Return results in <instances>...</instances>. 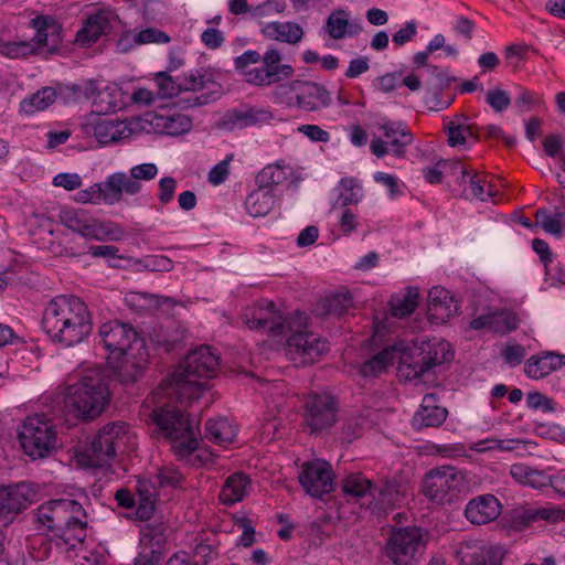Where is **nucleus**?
<instances>
[{
	"mask_svg": "<svg viewBox=\"0 0 565 565\" xmlns=\"http://www.w3.org/2000/svg\"><path fill=\"white\" fill-rule=\"evenodd\" d=\"M42 330L54 344L75 347L88 339L93 331L87 305L73 295H58L44 307Z\"/></svg>",
	"mask_w": 565,
	"mask_h": 565,
	"instance_id": "f257e3e1",
	"label": "nucleus"
},
{
	"mask_svg": "<svg viewBox=\"0 0 565 565\" xmlns=\"http://www.w3.org/2000/svg\"><path fill=\"white\" fill-rule=\"evenodd\" d=\"M36 521L53 533L57 547L66 551L82 546L87 536V513L82 504L72 499H55L41 504Z\"/></svg>",
	"mask_w": 565,
	"mask_h": 565,
	"instance_id": "f03ea898",
	"label": "nucleus"
},
{
	"mask_svg": "<svg viewBox=\"0 0 565 565\" xmlns=\"http://www.w3.org/2000/svg\"><path fill=\"white\" fill-rule=\"evenodd\" d=\"M220 355L210 345H201L192 350L171 374L173 392L183 404L201 397L204 384L201 379H211L216 374Z\"/></svg>",
	"mask_w": 565,
	"mask_h": 565,
	"instance_id": "7ed1b4c3",
	"label": "nucleus"
},
{
	"mask_svg": "<svg viewBox=\"0 0 565 565\" xmlns=\"http://www.w3.org/2000/svg\"><path fill=\"white\" fill-rule=\"evenodd\" d=\"M109 401L107 376L97 369L86 371L76 383L68 385L64 398L68 412L83 420L99 416Z\"/></svg>",
	"mask_w": 565,
	"mask_h": 565,
	"instance_id": "20e7f679",
	"label": "nucleus"
},
{
	"mask_svg": "<svg viewBox=\"0 0 565 565\" xmlns=\"http://www.w3.org/2000/svg\"><path fill=\"white\" fill-rule=\"evenodd\" d=\"M151 418L159 434L171 445L178 459H188L199 448V424L194 425L190 415L179 407H157L152 411Z\"/></svg>",
	"mask_w": 565,
	"mask_h": 565,
	"instance_id": "39448f33",
	"label": "nucleus"
},
{
	"mask_svg": "<svg viewBox=\"0 0 565 565\" xmlns=\"http://www.w3.org/2000/svg\"><path fill=\"white\" fill-rule=\"evenodd\" d=\"M218 77L220 73L213 68H196L184 75L183 84L177 83L166 72L158 73L157 83L164 97L178 96L181 90H206L185 100L189 107H195L214 103L223 96L224 89L218 82Z\"/></svg>",
	"mask_w": 565,
	"mask_h": 565,
	"instance_id": "423d86ee",
	"label": "nucleus"
},
{
	"mask_svg": "<svg viewBox=\"0 0 565 565\" xmlns=\"http://www.w3.org/2000/svg\"><path fill=\"white\" fill-rule=\"evenodd\" d=\"M129 426L124 422L104 425L81 454L82 463L92 468L109 465L117 451L124 450L128 440Z\"/></svg>",
	"mask_w": 565,
	"mask_h": 565,
	"instance_id": "0eeeda50",
	"label": "nucleus"
},
{
	"mask_svg": "<svg viewBox=\"0 0 565 565\" xmlns=\"http://www.w3.org/2000/svg\"><path fill=\"white\" fill-rule=\"evenodd\" d=\"M23 452L34 459L49 457L57 447L56 426L44 414L28 416L18 429Z\"/></svg>",
	"mask_w": 565,
	"mask_h": 565,
	"instance_id": "6e6552de",
	"label": "nucleus"
},
{
	"mask_svg": "<svg viewBox=\"0 0 565 565\" xmlns=\"http://www.w3.org/2000/svg\"><path fill=\"white\" fill-rule=\"evenodd\" d=\"M31 25L35 30L34 43L13 42L6 47L7 55L17 58L36 54L44 47L47 53L58 51L62 36V26L50 15H36L31 20Z\"/></svg>",
	"mask_w": 565,
	"mask_h": 565,
	"instance_id": "1a4fd4ad",
	"label": "nucleus"
},
{
	"mask_svg": "<svg viewBox=\"0 0 565 565\" xmlns=\"http://www.w3.org/2000/svg\"><path fill=\"white\" fill-rule=\"evenodd\" d=\"M184 480L183 475L175 468L162 467L159 469L156 479L138 477L136 493L139 497V504L135 510L136 520L148 521L156 511L158 488H180Z\"/></svg>",
	"mask_w": 565,
	"mask_h": 565,
	"instance_id": "9d476101",
	"label": "nucleus"
},
{
	"mask_svg": "<svg viewBox=\"0 0 565 565\" xmlns=\"http://www.w3.org/2000/svg\"><path fill=\"white\" fill-rule=\"evenodd\" d=\"M465 487L461 471L452 466L430 469L422 481V493L431 502L446 504L456 501Z\"/></svg>",
	"mask_w": 565,
	"mask_h": 565,
	"instance_id": "9b49d317",
	"label": "nucleus"
},
{
	"mask_svg": "<svg viewBox=\"0 0 565 565\" xmlns=\"http://www.w3.org/2000/svg\"><path fill=\"white\" fill-rule=\"evenodd\" d=\"M58 217L61 224L86 238L119 239L122 234V230L115 223L95 220L82 209H61Z\"/></svg>",
	"mask_w": 565,
	"mask_h": 565,
	"instance_id": "f8f14e48",
	"label": "nucleus"
},
{
	"mask_svg": "<svg viewBox=\"0 0 565 565\" xmlns=\"http://www.w3.org/2000/svg\"><path fill=\"white\" fill-rule=\"evenodd\" d=\"M419 527H401L393 532L386 544V556L395 565H413L425 553L426 541Z\"/></svg>",
	"mask_w": 565,
	"mask_h": 565,
	"instance_id": "ddd939ff",
	"label": "nucleus"
},
{
	"mask_svg": "<svg viewBox=\"0 0 565 565\" xmlns=\"http://www.w3.org/2000/svg\"><path fill=\"white\" fill-rule=\"evenodd\" d=\"M417 350L419 352L416 360L408 362L405 354L402 356L401 371L405 372L407 379H418L431 367L454 359L450 344L445 340L422 342Z\"/></svg>",
	"mask_w": 565,
	"mask_h": 565,
	"instance_id": "4468645a",
	"label": "nucleus"
},
{
	"mask_svg": "<svg viewBox=\"0 0 565 565\" xmlns=\"http://www.w3.org/2000/svg\"><path fill=\"white\" fill-rule=\"evenodd\" d=\"M303 425L310 434H319L331 428L338 419V403L334 396L311 393L303 403Z\"/></svg>",
	"mask_w": 565,
	"mask_h": 565,
	"instance_id": "2eb2a0df",
	"label": "nucleus"
},
{
	"mask_svg": "<svg viewBox=\"0 0 565 565\" xmlns=\"http://www.w3.org/2000/svg\"><path fill=\"white\" fill-rule=\"evenodd\" d=\"M242 319L248 329L259 330L271 337L284 335L289 328L282 312L276 310L273 301L267 300L257 307L246 308Z\"/></svg>",
	"mask_w": 565,
	"mask_h": 565,
	"instance_id": "dca6fc26",
	"label": "nucleus"
},
{
	"mask_svg": "<svg viewBox=\"0 0 565 565\" xmlns=\"http://www.w3.org/2000/svg\"><path fill=\"white\" fill-rule=\"evenodd\" d=\"M298 479L306 493L313 498L321 499L334 490V473L326 460L305 462Z\"/></svg>",
	"mask_w": 565,
	"mask_h": 565,
	"instance_id": "f3484780",
	"label": "nucleus"
},
{
	"mask_svg": "<svg viewBox=\"0 0 565 565\" xmlns=\"http://www.w3.org/2000/svg\"><path fill=\"white\" fill-rule=\"evenodd\" d=\"M98 334L105 348L110 353H117L118 355H128L132 347L139 343L142 347V340L139 339L136 330L130 324L119 320L103 323L99 327Z\"/></svg>",
	"mask_w": 565,
	"mask_h": 565,
	"instance_id": "a211bd4d",
	"label": "nucleus"
},
{
	"mask_svg": "<svg viewBox=\"0 0 565 565\" xmlns=\"http://www.w3.org/2000/svg\"><path fill=\"white\" fill-rule=\"evenodd\" d=\"M35 492L30 484L21 482L0 488V522L7 526L14 516L26 509L33 501Z\"/></svg>",
	"mask_w": 565,
	"mask_h": 565,
	"instance_id": "6ab92c4d",
	"label": "nucleus"
},
{
	"mask_svg": "<svg viewBox=\"0 0 565 565\" xmlns=\"http://www.w3.org/2000/svg\"><path fill=\"white\" fill-rule=\"evenodd\" d=\"M290 89L295 93L296 105L305 111H318L331 105V93L319 83L296 79Z\"/></svg>",
	"mask_w": 565,
	"mask_h": 565,
	"instance_id": "aec40b11",
	"label": "nucleus"
},
{
	"mask_svg": "<svg viewBox=\"0 0 565 565\" xmlns=\"http://www.w3.org/2000/svg\"><path fill=\"white\" fill-rule=\"evenodd\" d=\"M79 96L81 87L75 84L71 86H60L58 88L45 86L31 96L24 98L20 106L24 114L32 115L36 111L46 109L56 100L57 97H62L65 102H67L70 99L76 100L79 98Z\"/></svg>",
	"mask_w": 565,
	"mask_h": 565,
	"instance_id": "412c9836",
	"label": "nucleus"
},
{
	"mask_svg": "<svg viewBox=\"0 0 565 565\" xmlns=\"http://www.w3.org/2000/svg\"><path fill=\"white\" fill-rule=\"evenodd\" d=\"M505 551L501 545L462 542L456 555L462 565H501Z\"/></svg>",
	"mask_w": 565,
	"mask_h": 565,
	"instance_id": "4be33fe9",
	"label": "nucleus"
},
{
	"mask_svg": "<svg viewBox=\"0 0 565 565\" xmlns=\"http://www.w3.org/2000/svg\"><path fill=\"white\" fill-rule=\"evenodd\" d=\"M287 345L289 353L298 355L302 364L313 363L317 358L329 350L326 340L309 331L292 333L287 340Z\"/></svg>",
	"mask_w": 565,
	"mask_h": 565,
	"instance_id": "5701e85b",
	"label": "nucleus"
},
{
	"mask_svg": "<svg viewBox=\"0 0 565 565\" xmlns=\"http://www.w3.org/2000/svg\"><path fill=\"white\" fill-rule=\"evenodd\" d=\"M429 72L430 76L426 79V102L433 104L437 110L446 109L451 105L455 97L443 98V92L457 78L436 65H430Z\"/></svg>",
	"mask_w": 565,
	"mask_h": 565,
	"instance_id": "b1692460",
	"label": "nucleus"
},
{
	"mask_svg": "<svg viewBox=\"0 0 565 565\" xmlns=\"http://www.w3.org/2000/svg\"><path fill=\"white\" fill-rule=\"evenodd\" d=\"M458 302L444 287L435 286L428 294V317L434 323H444L458 311Z\"/></svg>",
	"mask_w": 565,
	"mask_h": 565,
	"instance_id": "393cba45",
	"label": "nucleus"
},
{
	"mask_svg": "<svg viewBox=\"0 0 565 565\" xmlns=\"http://www.w3.org/2000/svg\"><path fill=\"white\" fill-rule=\"evenodd\" d=\"M372 501L370 507L373 511L386 512L392 510L404 499L402 483L396 479H384L380 483L373 484Z\"/></svg>",
	"mask_w": 565,
	"mask_h": 565,
	"instance_id": "a878e982",
	"label": "nucleus"
},
{
	"mask_svg": "<svg viewBox=\"0 0 565 565\" xmlns=\"http://www.w3.org/2000/svg\"><path fill=\"white\" fill-rule=\"evenodd\" d=\"M520 326V319L513 311L499 310L478 316L470 321V329H488L494 333L507 334L516 330Z\"/></svg>",
	"mask_w": 565,
	"mask_h": 565,
	"instance_id": "bb28decb",
	"label": "nucleus"
},
{
	"mask_svg": "<svg viewBox=\"0 0 565 565\" xmlns=\"http://www.w3.org/2000/svg\"><path fill=\"white\" fill-rule=\"evenodd\" d=\"M128 181L127 173L125 172H116L108 175L104 182L92 185V189H95V193H97L95 200L99 199V202H105L109 205L120 202L124 194L131 195L134 190L132 182Z\"/></svg>",
	"mask_w": 565,
	"mask_h": 565,
	"instance_id": "cd10ccee",
	"label": "nucleus"
},
{
	"mask_svg": "<svg viewBox=\"0 0 565 565\" xmlns=\"http://www.w3.org/2000/svg\"><path fill=\"white\" fill-rule=\"evenodd\" d=\"M501 513V504L493 494H481L471 499L465 509L466 519L477 525L495 520Z\"/></svg>",
	"mask_w": 565,
	"mask_h": 565,
	"instance_id": "c85d7f7f",
	"label": "nucleus"
},
{
	"mask_svg": "<svg viewBox=\"0 0 565 565\" xmlns=\"http://www.w3.org/2000/svg\"><path fill=\"white\" fill-rule=\"evenodd\" d=\"M565 365V354L544 351L541 354L532 355L524 365L525 374L531 379H543L550 373L562 369Z\"/></svg>",
	"mask_w": 565,
	"mask_h": 565,
	"instance_id": "c756f323",
	"label": "nucleus"
},
{
	"mask_svg": "<svg viewBox=\"0 0 565 565\" xmlns=\"http://www.w3.org/2000/svg\"><path fill=\"white\" fill-rule=\"evenodd\" d=\"M436 394L429 393L423 397L419 409L413 417V426L423 427H439L447 418L448 411L445 407L437 405Z\"/></svg>",
	"mask_w": 565,
	"mask_h": 565,
	"instance_id": "7c9ffc66",
	"label": "nucleus"
},
{
	"mask_svg": "<svg viewBox=\"0 0 565 565\" xmlns=\"http://www.w3.org/2000/svg\"><path fill=\"white\" fill-rule=\"evenodd\" d=\"M109 15V12L103 10L89 15L83 28L76 33V43L88 46L95 43L102 35L108 34L111 30Z\"/></svg>",
	"mask_w": 565,
	"mask_h": 565,
	"instance_id": "2f4dec72",
	"label": "nucleus"
},
{
	"mask_svg": "<svg viewBox=\"0 0 565 565\" xmlns=\"http://www.w3.org/2000/svg\"><path fill=\"white\" fill-rule=\"evenodd\" d=\"M454 174H458L457 182L465 185L462 190L465 199L487 201L488 196H492L490 190L488 192L484 190L483 178L477 172L469 171L459 160L454 163Z\"/></svg>",
	"mask_w": 565,
	"mask_h": 565,
	"instance_id": "473e14b6",
	"label": "nucleus"
},
{
	"mask_svg": "<svg viewBox=\"0 0 565 565\" xmlns=\"http://www.w3.org/2000/svg\"><path fill=\"white\" fill-rule=\"evenodd\" d=\"M387 143L392 147V152L396 158H402L406 153V147L409 146L414 138L413 134L402 121L384 120L380 125Z\"/></svg>",
	"mask_w": 565,
	"mask_h": 565,
	"instance_id": "72a5a7b5",
	"label": "nucleus"
},
{
	"mask_svg": "<svg viewBox=\"0 0 565 565\" xmlns=\"http://www.w3.org/2000/svg\"><path fill=\"white\" fill-rule=\"evenodd\" d=\"M353 309L352 295L348 290H343L321 298L315 310L320 317L342 318Z\"/></svg>",
	"mask_w": 565,
	"mask_h": 565,
	"instance_id": "f704fd0d",
	"label": "nucleus"
},
{
	"mask_svg": "<svg viewBox=\"0 0 565 565\" xmlns=\"http://www.w3.org/2000/svg\"><path fill=\"white\" fill-rule=\"evenodd\" d=\"M250 490V480L244 472H235L226 480L220 492V500L225 505L242 501Z\"/></svg>",
	"mask_w": 565,
	"mask_h": 565,
	"instance_id": "c9c22d12",
	"label": "nucleus"
},
{
	"mask_svg": "<svg viewBox=\"0 0 565 565\" xmlns=\"http://www.w3.org/2000/svg\"><path fill=\"white\" fill-rule=\"evenodd\" d=\"M271 113L267 108L256 106H244L233 109L226 115V122L234 127L245 128L271 119Z\"/></svg>",
	"mask_w": 565,
	"mask_h": 565,
	"instance_id": "e433bc0d",
	"label": "nucleus"
},
{
	"mask_svg": "<svg viewBox=\"0 0 565 565\" xmlns=\"http://www.w3.org/2000/svg\"><path fill=\"white\" fill-rule=\"evenodd\" d=\"M263 34L278 42L297 44L303 38V29L296 22H269L262 29Z\"/></svg>",
	"mask_w": 565,
	"mask_h": 565,
	"instance_id": "4c0bfd02",
	"label": "nucleus"
},
{
	"mask_svg": "<svg viewBox=\"0 0 565 565\" xmlns=\"http://www.w3.org/2000/svg\"><path fill=\"white\" fill-rule=\"evenodd\" d=\"M170 298L160 297L154 294L129 291L125 295V305L138 315H148L158 310L163 302H168Z\"/></svg>",
	"mask_w": 565,
	"mask_h": 565,
	"instance_id": "58836bf2",
	"label": "nucleus"
},
{
	"mask_svg": "<svg viewBox=\"0 0 565 565\" xmlns=\"http://www.w3.org/2000/svg\"><path fill=\"white\" fill-rule=\"evenodd\" d=\"M511 477L520 484L529 486L534 489L548 487L551 476L544 470H539L525 463H514L510 469Z\"/></svg>",
	"mask_w": 565,
	"mask_h": 565,
	"instance_id": "ea45409f",
	"label": "nucleus"
},
{
	"mask_svg": "<svg viewBox=\"0 0 565 565\" xmlns=\"http://www.w3.org/2000/svg\"><path fill=\"white\" fill-rule=\"evenodd\" d=\"M275 195L270 190H264L257 186L245 200V209L253 217L267 215L274 207Z\"/></svg>",
	"mask_w": 565,
	"mask_h": 565,
	"instance_id": "a19ab883",
	"label": "nucleus"
},
{
	"mask_svg": "<svg viewBox=\"0 0 565 565\" xmlns=\"http://www.w3.org/2000/svg\"><path fill=\"white\" fill-rule=\"evenodd\" d=\"M236 437L235 427L225 417L205 423V438L220 446L231 444Z\"/></svg>",
	"mask_w": 565,
	"mask_h": 565,
	"instance_id": "79ce46f5",
	"label": "nucleus"
},
{
	"mask_svg": "<svg viewBox=\"0 0 565 565\" xmlns=\"http://www.w3.org/2000/svg\"><path fill=\"white\" fill-rule=\"evenodd\" d=\"M395 356V348L387 347L371 359L364 361L360 366V374L363 377L377 376L393 364Z\"/></svg>",
	"mask_w": 565,
	"mask_h": 565,
	"instance_id": "37998d69",
	"label": "nucleus"
},
{
	"mask_svg": "<svg viewBox=\"0 0 565 565\" xmlns=\"http://www.w3.org/2000/svg\"><path fill=\"white\" fill-rule=\"evenodd\" d=\"M419 292L415 287H408L405 295L392 296L390 307L392 316L396 318H406L411 316L418 306Z\"/></svg>",
	"mask_w": 565,
	"mask_h": 565,
	"instance_id": "c03bdc74",
	"label": "nucleus"
},
{
	"mask_svg": "<svg viewBox=\"0 0 565 565\" xmlns=\"http://www.w3.org/2000/svg\"><path fill=\"white\" fill-rule=\"evenodd\" d=\"M373 484L362 472H353L342 480V491L347 497L360 499L372 497Z\"/></svg>",
	"mask_w": 565,
	"mask_h": 565,
	"instance_id": "a18cd8bd",
	"label": "nucleus"
},
{
	"mask_svg": "<svg viewBox=\"0 0 565 565\" xmlns=\"http://www.w3.org/2000/svg\"><path fill=\"white\" fill-rule=\"evenodd\" d=\"M467 120L468 118L466 116L460 115L446 124L445 129L449 146H462L466 143L469 136L473 135L475 125L468 124Z\"/></svg>",
	"mask_w": 565,
	"mask_h": 565,
	"instance_id": "49530a36",
	"label": "nucleus"
},
{
	"mask_svg": "<svg viewBox=\"0 0 565 565\" xmlns=\"http://www.w3.org/2000/svg\"><path fill=\"white\" fill-rule=\"evenodd\" d=\"M126 128L120 121L99 118L94 125V136L100 145H109L121 139Z\"/></svg>",
	"mask_w": 565,
	"mask_h": 565,
	"instance_id": "de8ad7c7",
	"label": "nucleus"
},
{
	"mask_svg": "<svg viewBox=\"0 0 565 565\" xmlns=\"http://www.w3.org/2000/svg\"><path fill=\"white\" fill-rule=\"evenodd\" d=\"M145 370V361L136 362L135 360L126 359L114 371V376L124 387H130L143 375Z\"/></svg>",
	"mask_w": 565,
	"mask_h": 565,
	"instance_id": "09e8293b",
	"label": "nucleus"
},
{
	"mask_svg": "<svg viewBox=\"0 0 565 565\" xmlns=\"http://www.w3.org/2000/svg\"><path fill=\"white\" fill-rule=\"evenodd\" d=\"M339 185L342 188V191L339 193L337 204L341 207L358 204L362 200V186L355 178H342Z\"/></svg>",
	"mask_w": 565,
	"mask_h": 565,
	"instance_id": "8fccbe9b",
	"label": "nucleus"
},
{
	"mask_svg": "<svg viewBox=\"0 0 565 565\" xmlns=\"http://www.w3.org/2000/svg\"><path fill=\"white\" fill-rule=\"evenodd\" d=\"M286 180V173L284 171V167L279 163L277 164H268L264 169H262L255 179V182L258 188L264 190H270L273 192V188L275 185L281 184Z\"/></svg>",
	"mask_w": 565,
	"mask_h": 565,
	"instance_id": "3c124183",
	"label": "nucleus"
},
{
	"mask_svg": "<svg viewBox=\"0 0 565 565\" xmlns=\"http://www.w3.org/2000/svg\"><path fill=\"white\" fill-rule=\"evenodd\" d=\"M158 167L154 163H141L134 166L129 174H127L128 182H132L134 190L131 195H136L142 190L141 181L153 180L158 174Z\"/></svg>",
	"mask_w": 565,
	"mask_h": 565,
	"instance_id": "603ef678",
	"label": "nucleus"
},
{
	"mask_svg": "<svg viewBox=\"0 0 565 565\" xmlns=\"http://www.w3.org/2000/svg\"><path fill=\"white\" fill-rule=\"evenodd\" d=\"M349 26L348 13L345 10L338 9L327 19L326 31L333 40H341L347 35Z\"/></svg>",
	"mask_w": 565,
	"mask_h": 565,
	"instance_id": "864d4df0",
	"label": "nucleus"
},
{
	"mask_svg": "<svg viewBox=\"0 0 565 565\" xmlns=\"http://www.w3.org/2000/svg\"><path fill=\"white\" fill-rule=\"evenodd\" d=\"M264 66L270 72L276 73V78L286 79L294 74V68L289 64H280L281 54L276 49L268 50L263 56Z\"/></svg>",
	"mask_w": 565,
	"mask_h": 565,
	"instance_id": "5fc2aeb1",
	"label": "nucleus"
},
{
	"mask_svg": "<svg viewBox=\"0 0 565 565\" xmlns=\"http://www.w3.org/2000/svg\"><path fill=\"white\" fill-rule=\"evenodd\" d=\"M149 340L152 344L163 349L164 352L173 351L181 342L177 334H172L169 329L162 326H156L149 332Z\"/></svg>",
	"mask_w": 565,
	"mask_h": 565,
	"instance_id": "6e6d98bb",
	"label": "nucleus"
},
{
	"mask_svg": "<svg viewBox=\"0 0 565 565\" xmlns=\"http://www.w3.org/2000/svg\"><path fill=\"white\" fill-rule=\"evenodd\" d=\"M523 518L526 524H530L531 522L537 520H544L555 523L559 521H565V510L559 508H540L536 510L525 512Z\"/></svg>",
	"mask_w": 565,
	"mask_h": 565,
	"instance_id": "4d7b16f0",
	"label": "nucleus"
},
{
	"mask_svg": "<svg viewBox=\"0 0 565 565\" xmlns=\"http://www.w3.org/2000/svg\"><path fill=\"white\" fill-rule=\"evenodd\" d=\"M218 556V550L215 543H199L193 550L191 557V565H209Z\"/></svg>",
	"mask_w": 565,
	"mask_h": 565,
	"instance_id": "13d9d810",
	"label": "nucleus"
},
{
	"mask_svg": "<svg viewBox=\"0 0 565 565\" xmlns=\"http://www.w3.org/2000/svg\"><path fill=\"white\" fill-rule=\"evenodd\" d=\"M244 75L248 84L256 86H270L271 84L282 81L281 78H276V73L270 72L264 65L246 71Z\"/></svg>",
	"mask_w": 565,
	"mask_h": 565,
	"instance_id": "bf43d9fd",
	"label": "nucleus"
},
{
	"mask_svg": "<svg viewBox=\"0 0 565 565\" xmlns=\"http://www.w3.org/2000/svg\"><path fill=\"white\" fill-rule=\"evenodd\" d=\"M162 127L168 135L179 136L191 129L192 120L186 115L178 114L164 118Z\"/></svg>",
	"mask_w": 565,
	"mask_h": 565,
	"instance_id": "052dcab7",
	"label": "nucleus"
},
{
	"mask_svg": "<svg viewBox=\"0 0 565 565\" xmlns=\"http://www.w3.org/2000/svg\"><path fill=\"white\" fill-rule=\"evenodd\" d=\"M167 525L164 523L148 524L143 532V539L148 540L149 547L162 551L167 542Z\"/></svg>",
	"mask_w": 565,
	"mask_h": 565,
	"instance_id": "680f3d73",
	"label": "nucleus"
},
{
	"mask_svg": "<svg viewBox=\"0 0 565 565\" xmlns=\"http://www.w3.org/2000/svg\"><path fill=\"white\" fill-rule=\"evenodd\" d=\"M455 161L440 160L434 167H427L423 170L425 180L430 184H439L443 180V174H454Z\"/></svg>",
	"mask_w": 565,
	"mask_h": 565,
	"instance_id": "e2e57ef3",
	"label": "nucleus"
},
{
	"mask_svg": "<svg viewBox=\"0 0 565 565\" xmlns=\"http://www.w3.org/2000/svg\"><path fill=\"white\" fill-rule=\"evenodd\" d=\"M536 224L546 233L559 237L562 235V226L544 207L539 209L535 213Z\"/></svg>",
	"mask_w": 565,
	"mask_h": 565,
	"instance_id": "0e129e2a",
	"label": "nucleus"
},
{
	"mask_svg": "<svg viewBox=\"0 0 565 565\" xmlns=\"http://www.w3.org/2000/svg\"><path fill=\"white\" fill-rule=\"evenodd\" d=\"M486 102L494 111L501 113L510 106L511 98L508 92L494 88L488 90Z\"/></svg>",
	"mask_w": 565,
	"mask_h": 565,
	"instance_id": "69168bd1",
	"label": "nucleus"
},
{
	"mask_svg": "<svg viewBox=\"0 0 565 565\" xmlns=\"http://www.w3.org/2000/svg\"><path fill=\"white\" fill-rule=\"evenodd\" d=\"M526 405L531 409H541L544 413L555 411V402L540 392H531L526 395Z\"/></svg>",
	"mask_w": 565,
	"mask_h": 565,
	"instance_id": "338daca9",
	"label": "nucleus"
},
{
	"mask_svg": "<svg viewBox=\"0 0 565 565\" xmlns=\"http://www.w3.org/2000/svg\"><path fill=\"white\" fill-rule=\"evenodd\" d=\"M163 561V552L153 547H145L138 554L134 565H160Z\"/></svg>",
	"mask_w": 565,
	"mask_h": 565,
	"instance_id": "774afa93",
	"label": "nucleus"
}]
</instances>
